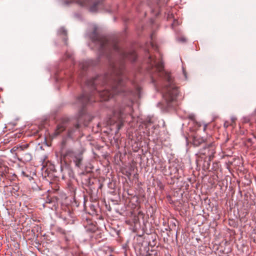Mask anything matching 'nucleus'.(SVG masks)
<instances>
[{
	"label": "nucleus",
	"mask_w": 256,
	"mask_h": 256,
	"mask_svg": "<svg viewBox=\"0 0 256 256\" xmlns=\"http://www.w3.org/2000/svg\"><path fill=\"white\" fill-rule=\"evenodd\" d=\"M188 118L192 120H194V121L195 120V116L194 114H190L188 116Z\"/></svg>",
	"instance_id": "obj_22"
},
{
	"label": "nucleus",
	"mask_w": 256,
	"mask_h": 256,
	"mask_svg": "<svg viewBox=\"0 0 256 256\" xmlns=\"http://www.w3.org/2000/svg\"><path fill=\"white\" fill-rule=\"evenodd\" d=\"M132 108L130 106H126L124 108L122 106L115 107L112 112V115H110L107 120V124L112 125L118 121L120 123L118 124V130L120 129L124 126L123 120L126 118L127 112L131 110Z\"/></svg>",
	"instance_id": "obj_4"
},
{
	"label": "nucleus",
	"mask_w": 256,
	"mask_h": 256,
	"mask_svg": "<svg viewBox=\"0 0 256 256\" xmlns=\"http://www.w3.org/2000/svg\"><path fill=\"white\" fill-rule=\"evenodd\" d=\"M96 209H84V210L86 213H88L90 215L93 216L94 214L96 215Z\"/></svg>",
	"instance_id": "obj_12"
},
{
	"label": "nucleus",
	"mask_w": 256,
	"mask_h": 256,
	"mask_svg": "<svg viewBox=\"0 0 256 256\" xmlns=\"http://www.w3.org/2000/svg\"><path fill=\"white\" fill-rule=\"evenodd\" d=\"M60 170H62V160L64 159V156L62 155V154H60Z\"/></svg>",
	"instance_id": "obj_17"
},
{
	"label": "nucleus",
	"mask_w": 256,
	"mask_h": 256,
	"mask_svg": "<svg viewBox=\"0 0 256 256\" xmlns=\"http://www.w3.org/2000/svg\"><path fill=\"white\" fill-rule=\"evenodd\" d=\"M183 72H184V76H185L186 78V72H185V70H183Z\"/></svg>",
	"instance_id": "obj_26"
},
{
	"label": "nucleus",
	"mask_w": 256,
	"mask_h": 256,
	"mask_svg": "<svg viewBox=\"0 0 256 256\" xmlns=\"http://www.w3.org/2000/svg\"><path fill=\"white\" fill-rule=\"evenodd\" d=\"M58 1H59V2H62V4H63L64 3V1L63 0H57Z\"/></svg>",
	"instance_id": "obj_25"
},
{
	"label": "nucleus",
	"mask_w": 256,
	"mask_h": 256,
	"mask_svg": "<svg viewBox=\"0 0 256 256\" xmlns=\"http://www.w3.org/2000/svg\"><path fill=\"white\" fill-rule=\"evenodd\" d=\"M52 203H53V202L51 200L48 198V200H46V202L42 203V206L44 208H52L51 206H48V204H52Z\"/></svg>",
	"instance_id": "obj_15"
},
{
	"label": "nucleus",
	"mask_w": 256,
	"mask_h": 256,
	"mask_svg": "<svg viewBox=\"0 0 256 256\" xmlns=\"http://www.w3.org/2000/svg\"><path fill=\"white\" fill-rule=\"evenodd\" d=\"M112 72L109 76H98L87 81V85L97 90L96 85L102 82V84L110 82L112 90H105L102 92L98 91V94L103 100H107L114 95L125 92V82L122 76L124 62L123 61L111 64Z\"/></svg>",
	"instance_id": "obj_1"
},
{
	"label": "nucleus",
	"mask_w": 256,
	"mask_h": 256,
	"mask_svg": "<svg viewBox=\"0 0 256 256\" xmlns=\"http://www.w3.org/2000/svg\"><path fill=\"white\" fill-rule=\"evenodd\" d=\"M64 130V127L62 124L58 125L57 128L54 134L58 136L60 134V132Z\"/></svg>",
	"instance_id": "obj_11"
},
{
	"label": "nucleus",
	"mask_w": 256,
	"mask_h": 256,
	"mask_svg": "<svg viewBox=\"0 0 256 256\" xmlns=\"http://www.w3.org/2000/svg\"><path fill=\"white\" fill-rule=\"evenodd\" d=\"M215 153L216 146L212 143H211L204 147L200 149L198 152L196 154V156H198L200 158H204L205 160L208 158V164H210V162L214 158Z\"/></svg>",
	"instance_id": "obj_5"
},
{
	"label": "nucleus",
	"mask_w": 256,
	"mask_h": 256,
	"mask_svg": "<svg viewBox=\"0 0 256 256\" xmlns=\"http://www.w3.org/2000/svg\"><path fill=\"white\" fill-rule=\"evenodd\" d=\"M152 68H154L158 76L166 80L168 84L163 90V98L167 106H172L176 104L177 96L179 91L178 88L173 82L170 74L164 70L163 63L162 62H156L152 56L148 57V62Z\"/></svg>",
	"instance_id": "obj_2"
},
{
	"label": "nucleus",
	"mask_w": 256,
	"mask_h": 256,
	"mask_svg": "<svg viewBox=\"0 0 256 256\" xmlns=\"http://www.w3.org/2000/svg\"><path fill=\"white\" fill-rule=\"evenodd\" d=\"M204 140L203 138L200 136H196L193 138L192 144L194 146H198L200 144L204 143Z\"/></svg>",
	"instance_id": "obj_10"
},
{
	"label": "nucleus",
	"mask_w": 256,
	"mask_h": 256,
	"mask_svg": "<svg viewBox=\"0 0 256 256\" xmlns=\"http://www.w3.org/2000/svg\"><path fill=\"white\" fill-rule=\"evenodd\" d=\"M58 34H61L64 33V28L62 27L58 32Z\"/></svg>",
	"instance_id": "obj_21"
},
{
	"label": "nucleus",
	"mask_w": 256,
	"mask_h": 256,
	"mask_svg": "<svg viewBox=\"0 0 256 256\" xmlns=\"http://www.w3.org/2000/svg\"><path fill=\"white\" fill-rule=\"evenodd\" d=\"M24 158L26 161H30L32 158V156L30 153H26L24 154Z\"/></svg>",
	"instance_id": "obj_16"
},
{
	"label": "nucleus",
	"mask_w": 256,
	"mask_h": 256,
	"mask_svg": "<svg viewBox=\"0 0 256 256\" xmlns=\"http://www.w3.org/2000/svg\"><path fill=\"white\" fill-rule=\"evenodd\" d=\"M134 87H135L136 90V93L137 94H139L140 93V90H141L140 87L138 85H135Z\"/></svg>",
	"instance_id": "obj_18"
},
{
	"label": "nucleus",
	"mask_w": 256,
	"mask_h": 256,
	"mask_svg": "<svg viewBox=\"0 0 256 256\" xmlns=\"http://www.w3.org/2000/svg\"><path fill=\"white\" fill-rule=\"evenodd\" d=\"M18 148H19V152H22L26 148H28L29 146V144H24L22 145H18Z\"/></svg>",
	"instance_id": "obj_14"
},
{
	"label": "nucleus",
	"mask_w": 256,
	"mask_h": 256,
	"mask_svg": "<svg viewBox=\"0 0 256 256\" xmlns=\"http://www.w3.org/2000/svg\"><path fill=\"white\" fill-rule=\"evenodd\" d=\"M86 220L88 224H84L86 230L92 232H94L96 230V226L92 224L90 218H86Z\"/></svg>",
	"instance_id": "obj_9"
},
{
	"label": "nucleus",
	"mask_w": 256,
	"mask_h": 256,
	"mask_svg": "<svg viewBox=\"0 0 256 256\" xmlns=\"http://www.w3.org/2000/svg\"><path fill=\"white\" fill-rule=\"evenodd\" d=\"M96 31L97 28L95 26L91 38L92 41L98 44L99 50L102 54H108V53L113 50L117 52L122 59H128L132 62L136 60V54L134 51L126 52L119 47L116 41L110 40L106 37L98 34Z\"/></svg>",
	"instance_id": "obj_3"
},
{
	"label": "nucleus",
	"mask_w": 256,
	"mask_h": 256,
	"mask_svg": "<svg viewBox=\"0 0 256 256\" xmlns=\"http://www.w3.org/2000/svg\"><path fill=\"white\" fill-rule=\"evenodd\" d=\"M62 178L64 179V174H62Z\"/></svg>",
	"instance_id": "obj_27"
},
{
	"label": "nucleus",
	"mask_w": 256,
	"mask_h": 256,
	"mask_svg": "<svg viewBox=\"0 0 256 256\" xmlns=\"http://www.w3.org/2000/svg\"><path fill=\"white\" fill-rule=\"evenodd\" d=\"M90 0H84L80 2L82 6H90V10L92 12H96L98 10L103 6V0H96L90 6Z\"/></svg>",
	"instance_id": "obj_6"
},
{
	"label": "nucleus",
	"mask_w": 256,
	"mask_h": 256,
	"mask_svg": "<svg viewBox=\"0 0 256 256\" xmlns=\"http://www.w3.org/2000/svg\"><path fill=\"white\" fill-rule=\"evenodd\" d=\"M11 152L18 151L19 152L18 146H14L10 150Z\"/></svg>",
	"instance_id": "obj_20"
},
{
	"label": "nucleus",
	"mask_w": 256,
	"mask_h": 256,
	"mask_svg": "<svg viewBox=\"0 0 256 256\" xmlns=\"http://www.w3.org/2000/svg\"><path fill=\"white\" fill-rule=\"evenodd\" d=\"M73 154V152L71 150H67L66 152H65V154H64V156H65V157L66 156H71V155H72Z\"/></svg>",
	"instance_id": "obj_19"
},
{
	"label": "nucleus",
	"mask_w": 256,
	"mask_h": 256,
	"mask_svg": "<svg viewBox=\"0 0 256 256\" xmlns=\"http://www.w3.org/2000/svg\"><path fill=\"white\" fill-rule=\"evenodd\" d=\"M81 68L84 70H85L86 68V66H85L84 65V64H82V65L81 66Z\"/></svg>",
	"instance_id": "obj_23"
},
{
	"label": "nucleus",
	"mask_w": 256,
	"mask_h": 256,
	"mask_svg": "<svg viewBox=\"0 0 256 256\" xmlns=\"http://www.w3.org/2000/svg\"><path fill=\"white\" fill-rule=\"evenodd\" d=\"M93 94H89L87 93H84L78 98V102L82 107H84L88 103L94 102L93 100Z\"/></svg>",
	"instance_id": "obj_8"
},
{
	"label": "nucleus",
	"mask_w": 256,
	"mask_h": 256,
	"mask_svg": "<svg viewBox=\"0 0 256 256\" xmlns=\"http://www.w3.org/2000/svg\"><path fill=\"white\" fill-rule=\"evenodd\" d=\"M89 116L82 114V112H80V114L78 120V124L75 126L74 128L69 130L68 133V136L69 138H72V134L74 132V130L78 129L80 127V125L83 124L85 126H87L90 120L88 121H86V118H89Z\"/></svg>",
	"instance_id": "obj_7"
},
{
	"label": "nucleus",
	"mask_w": 256,
	"mask_h": 256,
	"mask_svg": "<svg viewBox=\"0 0 256 256\" xmlns=\"http://www.w3.org/2000/svg\"><path fill=\"white\" fill-rule=\"evenodd\" d=\"M14 190H15V191H18V186H16L15 188H14Z\"/></svg>",
	"instance_id": "obj_24"
},
{
	"label": "nucleus",
	"mask_w": 256,
	"mask_h": 256,
	"mask_svg": "<svg viewBox=\"0 0 256 256\" xmlns=\"http://www.w3.org/2000/svg\"><path fill=\"white\" fill-rule=\"evenodd\" d=\"M64 143V140H62V144H63Z\"/></svg>",
	"instance_id": "obj_28"
},
{
	"label": "nucleus",
	"mask_w": 256,
	"mask_h": 256,
	"mask_svg": "<svg viewBox=\"0 0 256 256\" xmlns=\"http://www.w3.org/2000/svg\"><path fill=\"white\" fill-rule=\"evenodd\" d=\"M74 162H75L76 165L77 166H80L81 164L82 158L80 156H74Z\"/></svg>",
	"instance_id": "obj_13"
},
{
	"label": "nucleus",
	"mask_w": 256,
	"mask_h": 256,
	"mask_svg": "<svg viewBox=\"0 0 256 256\" xmlns=\"http://www.w3.org/2000/svg\"><path fill=\"white\" fill-rule=\"evenodd\" d=\"M206 126H205L204 127V130H206Z\"/></svg>",
	"instance_id": "obj_29"
}]
</instances>
